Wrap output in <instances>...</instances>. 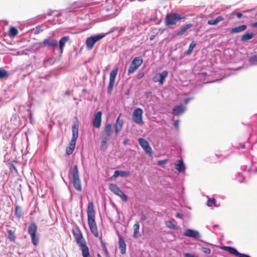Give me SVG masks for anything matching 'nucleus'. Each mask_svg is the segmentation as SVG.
<instances>
[{
    "label": "nucleus",
    "instance_id": "41",
    "mask_svg": "<svg viewBox=\"0 0 257 257\" xmlns=\"http://www.w3.org/2000/svg\"><path fill=\"white\" fill-rule=\"evenodd\" d=\"M215 202L216 200L214 198H209L207 200V204L209 207H211L213 205V204L215 203Z\"/></svg>",
    "mask_w": 257,
    "mask_h": 257
},
{
    "label": "nucleus",
    "instance_id": "1",
    "mask_svg": "<svg viewBox=\"0 0 257 257\" xmlns=\"http://www.w3.org/2000/svg\"><path fill=\"white\" fill-rule=\"evenodd\" d=\"M87 216L88 224L91 233L95 237L98 236V232L95 222V214L93 203L91 201L88 204L87 207Z\"/></svg>",
    "mask_w": 257,
    "mask_h": 257
},
{
    "label": "nucleus",
    "instance_id": "17",
    "mask_svg": "<svg viewBox=\"0 0 257 257\" xmlns=\"http://www.w3.org/2000/svg\"><path fill=\"white\" fill-rule=\"evenodd\" d=\"M118 245H119V249L120 250V252L122 254H124L126 251V243L124 239V238L121 235H119L118 236Z\"/></svg>",
    "mask_w": 257,
    "mask_h": 257
},
{
    "label": "nucleus",
    "instance_id": "9",
    "mask_svg": "<svg viewBox=\"0 0 257 257\" xmlns=\"http://www.w3.org/2000/svg\"><path fill=\"white\" fill-rule=\"evenodd\" d=\"M118 68H114L110 73L109 84L107 88V92L109 94H110L111 93L112 88L114 84V81L118 72Z\"/></svg>",
    "mask_w": 257,
    "mask_h": 257
},
{
    "label": "nucleus",
    "instance_id": "49",
    "mask_svg": "<svg viewBox=\"0 0 257 257\" xmlns=\"http://www.w3.org/2000/svg\"><path fill=\"white\" fill-rule=\"evenodd\" d=\"M251 26L253 28H256L257 27V22H255L254 23H252L251 24Z\"/></svg>",
    "mask_w": 257,
    "mask_h": 257
},
{
    "label": "nucleus",
    "instance_id": "28",
    "mask_svg": "<svg viewBox=\"0 0 257 257\" xmlns=\"http://www.w3.org/2000/svg\"><path fill=\"white\" fill-rule=\"evenodd\" d=\"M76 142L71 141L69 147H67L66 150V153L68 155H70L73 153L75 149Z\"/></svg>",
    "mask_w": 257,
    "mask_h": 257
},
{
    "label": "nucleus",
    "instance_id": "31",
    "mask_svg": "<svg viewBox=\"0 0 257 257\" xmlns=\"http://www.w3.org/2000/svg\"><path fill=\"white\" fill-rule=\"evenodd\" d=\"M224 20L223 18L220 16H218L214 20H210L208 21V24L210 25H215L219 22L223 21Z\"/></svg>",
    "mask_w": 257,
    "mask_h": 257
},
{
    "label": "nucleus",
    "instance_id": "5",
    "mask_svg": "<svg viewBox=\"0 0 257 257\" xmlns=\"http://www.w3.org/2000/svg\"><path fill=\"white\" fill-rule=\"evenodd\" d=\"M28 231L31 236L32 243L34 245H37L39 239L36 235L37 232V225L34 223L30 224L28 226Z\"/></svg>",
    "mask_w": 257,
    "mask_h": 257
},
{
    "label": "nucleus",
    "instance_id": "52",
    "mask_svg": "<svg viewBox=\"0 0 257 257\" xmlns=\"http://www.w3.org/2000/svg\"><path fill=\"white\" fill-rule=\"evenodd\" d=\"M65 94L66 95H68V96H69L70 95V92L69 91H67L65 92Z\"/></svg>",
    "mask_w": 257,
    "mask_h": 257
},
{
    "label": "nucleus",
    "instance_id": "35",
    "mask_svg": "<svg viewBox=\"0 0 257 257\" xmlns=\"http://www.w3.org/2000/svg\"><path fill=\"white\" fill-rule=\"evenodd\" d=\"M8 76V72L2 67H0V79H3Z\"/></svg>",
    "mask_w": 257,
    "mask_h": 257
},
{
    "label": "nucleus",
    "instance_id": "16",
    "mask_svg": "<svg viewBox=\"0 0 257 257\" xmlns=\"http://www.w3.org/2000/svg\"><path fill=\"white\" fill-rule=\"evenodd\" d=\"M101 115L102 113L101 111H98L94 116L93 120V125L95 128H99L101 125Z\"/></svg>",
    "mask_w": 257,
    "mask_h": 257
},
{
    "label": "nucleus",
    "instance_id": "56",
    "mask_svg": "<svg viewBox=\"0 0 257 257\" xmlns=\"http://www.w3.org/2000/svg\"><path fill=\"white\" fill-rule=\"evenodd\" d=\"M13 167H14V169L16 170V168L14 166H13Z\"/></svg>",
    "mask_w": 257,
    "mask_h": 257
},
{
    "label": "nucleus",
    "instance_id": "32",
    "mask_svg": "<svg viewBox=\"0 0 257 257\" xmlns=\"http://www.w3.org/2000/svg\"><path fill=\"white\" fill-rule=\"evenodd\" d=\"M196 42L195 41H192L191 42V43L190 44V45L188 48V50L185 52V54L186 56L190 55L192 53L194 48L196 47Z\"/></svg>",
    "mask_w": 257,
    "mask_h": 257
},
{
    "label": "nucleus",
    "instance_id": "27",
    "mask_svg": "<svg viewBox=\"0 0 257 257\" xmlns=\"http://www.w3.org/2000/svg\"><path fill=\"white\" fill-rule=\"evenodd\" d=\"M193 25L192 24H188L182 27L180 30L176 33L177 36H181L185 33L189 28L192 27Z\"/></svg>",
    "mask_w": 257,
    "mask_h": 257
},
{
    "label": "nucleus",
    "instance_id": "55",
    "mask_svg": "<svg viewBox=\"0 0 257 257\" xmlns=\"http://www.w3.org/2000/svg\"><path fill=\"white\" fill-rule=\"evenodd\" d=\"M97 257H101V256L99 254H97Z\"/></svg>",
    "mask_w": 257,
    "mask_h": 257
},
{
    "label": "nucleus",
    "instance_id": "21",
    "mask_svg": "<svg viewBox=\"0 0 257 257\" xmlns=\"http://www.w3.org/2000/svg\"><path fill=\"white\" fill-rule=\"evenodd\" d=\"M185 110V108L182 105H177L174 107L172 110V113L175 115H179L182 114Z\"/></svg>",
    "mask_w": 257,
    "mask_h": 257
},
{
    "label": "nucleus",
    "instance_id": "18",
    "mask_svg": "<svg viewBox=\"0 0 257 257\" xmlns=\"http://www.w3.org/2000/svg\"><path fill=\"white\" fill-rule=\"evenodd\" d=\"M184 235L195 238H198L200 237V234L198 231L191 229H186L185 232L184 233Z\"/></svg>",
    "mask_w": 257,
    "mask_h": 257
},
{
    "label": "nucleus",
    "instance_id": "3",
    "mask_svg": "<svg viewBox=\"0 0 257 257\" xmlns=\"http://www.w3.org/2000/svg\"><path fill=\"white\" fill-rule=\"evenodd\" d=\"M72 175V182L74 187L77 191L81 192L82 191L81 183L79 178L78 169L77 165H75L73 167Z\"/></svg>",
    "mask_w": 257,
    "mask_h": 257
},
{
    "label": "nucleus",
    "instance_id": "19",
    "mask_svg": "<svg viewBox=\"0 0 257 257\" xmlns=\"http://www.w3.org/2000/svg\"><path fill=\"white\" fill-rule=\"evenodd\" d=\"M73 233L74 237L76 239V242L79 244V245H80L82 244L86 243L84 240V239L82 236V233L80 231H78L77 232L73 231Z\"/></svg>",
    "mask_w": 257,
    "mask_h": 257
},
{
    "label": "nucleus",
    "instance_id": "12",
    "mask_svg": "<svg viewBox=\"0 0 257 257\" xmlns=\"http://www.w3.org/2000/svg\"><path fill=\"white\" fill-rule=\"evenodd\" d=\"M221 248L228 251L230 254H233L235 256H238L239 257H251L246 254L239 252L235 248L233 247L223 246L221 247Z\"/></svg>",
    "mask_w": 257,
    "mask_h": 257
},
{
    "label": "nucleus",
    "instance_id": "29",
    "mask_svg": "<svg viewBox=\"0 0 257 257\" xmlns=\"http://www.w3.org/2000/svg\"><path fill=\"white\" fill-rule=\"evenodd\" d=\"M254 36V34L253 33H247L243 34L240 39L242 42L247 41L252 39Z\"/></svg>",
    "mask_w": 257,
    "mask_h": 257
},
{
    "label": "nucleus",
    "instance_id": "48",
    "mask_svg": "<svg viewBox=\"0 0 257 257\" xmlns=\"http://www.w3.org/2000/svg\"><path fill=\"white\" fill-rule=\"evenodd\" d=\"M236 15L238 19L241 18L242 17V14H241V13H237L236 14Z\"/></svg>",
    "mask_w": 257,
    "mask_h": 257
},
{
    "label": "nucleus",
    "instance_id": "53",
    "mask_svg": "<svg viewBox=\"0 0 257 257\" xmlns=\"http://www.w3.org/2000/svg\"><path fill=\"white\" fill-rule=\"evenodd\" d=\"M216 157H217L218 158H219L221 156V155H217V154H216Z\"/></svg>",
    "mask_w": 257,
    "mask_h": 257
},
{
    "label": "nucleus",
    "instance_id": "47",
    "mask_svg": "<svg viewBox=\"0 0 257 257\" xmlns=\"http://www.w3.org/2000/svg\"><path fill=\"white\" fill-rule=\"evenodd\" d=\"M191 98H187L184 99V103L185 104H187L190 100H191Z\"/></svg>",
    "mask_w": 257,
    "mask_h": 257
},
{
    "label": "nucleus",
    "instance_id": "20",
    "mask_svg": "<svg viewBox=\"0 0 257 257\" xmlns=\"http://www.w3.org/2000/svg\"><path fill=\"white\" fill-rule=\"evenodd\" d=\"M78 127L79 125L77 122H75L72 125V138L71 141L76 142V140L78 137Z\"/></svg>",
    "mask_w": 257,
    "mask_h": 257
},
{
    "label": "nucleus",
    "instance_id": "23",
    "mask_svg": "<svg viewBox=\"0 0 257 257\" xmlns=\"http://www.w3.org/2000/svg\"><path fill=\"white\" fill-rule=\"evenodd\" d=\"M130 175V173L128 171H119L116 170L114 172L113 175L111 177V179L114 178H116L118 176L120 177H127Z\"/></svg>",
    "mask_w": 257,
    "mask_h": 257
},
{
    "label": "nucleus",
    "instance_id": "54",
    "mask_svg": "<svg viewBox=\"0 0 257 257\" xmlns=\"http://www.w3.org/2000/svg\"><path fill=\"white\" fill-rule=\"evenodd\" d=\"M241 148H242V149L245 148V145H242L241 146Z\"/></svg>",
    "mask_w": 257,
    "mask_h": 257
},
{
    "label": "nucleus",
    "instance_id": "13",
    "mask_svg": "<svg viewBox=\"0 0 257 257\" xmlns=\"http://www.w3.org/2000/svg\"><path fill=\"white\" fill-rule=\"evenodd\" d=\"M38 44L40 47L46 46L57 47L58 46L57 41L50 38L46 39L43 42L38 43Z\"/></svg>",
    "mask_w": 257,
    "mask_h": 257
},
{
    "label": "nucleus",
    "instance_id": "40",
    "mask_svg": "<svg viewBox=\"0 0 257 257\" xmlns=\"http://www.w3.org/2000/svg\"><path fill=\"white\" fill-rule=\"evenodd\" d=\"M165 224L170 229H176V226L171 221H166Z\"/></svg>",
    "mask_w": 257,
    "mask_h": 257
},
{
    "label": "nucleus",
    "instance_id": "33",
    "mask_svg": "<svg viewBox=\"0 0 257 257\" xmlns=\"http://www.w3.org/2000/svg\"><path fill=\"white\" fill-rule=\"evenodd\" d=\"M8 237L9 240L11 241H15L16 239V236L15 234L14 231H13L11 229H8Z\"/></svg>",
    "mask_w": 257,
    "mask_h": 257
},
{
    "label": "nucleus",
    "instance_id": "51",
    "mask_svg": "<svg viewBox=\"0 0 257 257\" xmlns=\"http://www.w3.org/2000/svg\"><path fill=\"white\" fill-rule=\"evenodd\" d=\"M176 216V217L180 218L182 217L181 214L179 213H177Z\"/></svg>",
    "mask_w": 257,
    "mask_h": 257
},
{
    "label": "nucleus",
    "instance_id": "39",
    "mask_svg": "<svg viewBox=\"0 0 257 257\" xmlns=\"http://www.w3.org/2000/svg\"><path fill=\"white\" fill-rule=\"evenodd\" d=\"M249 61L251 65H254L257 62V55H253L249 59Z\"/></svg>",
    "mask_w": 257,
    "mask_h": 257
},
{
    "label": "nucleus",
    "instance_id": "26",
    "mask_svg": "<svg viewBox=\"0 0 257 257\" xmlns=\"http://www.w3.org/2000/svg\"><path fill=\"white\" fill-rule=\"evenodd\" d=\"M69 39V36H64L61 38L59 41V49L60 53H62L63 51V48L65 45V43L68 41Z\"/></svg>",
    "mask_w": 257,
    "mask_h": 257
},
{
    "label": "nucleus",
    "instance_id": "4",
    "mask_svg": "<svg viewBox=\"0 0 257 257\" xmlns=\"http://www.w3.org/2000/svg\"><path fill=\"white\" fill-rule=\"evenodd\" d=\"M108 188L113 193L119 196L123 201H127V196L116 184H109L108 185Z\"/></svg>",
    "mask_w": 257,
    "mask_h": 257
},
{
    "label": "nucleus",
    "instance_id": "45",
    "mask_svg": "<svg viewBox=\"0 0 257 257\" xmlns=\"http://www.w3.org/2000/svg\"><path fill=\"white\" fill-rule=\"evenodd\" d=\"M141 216V220H145L147 219V216L144 213H142Z\"/></svg>",
    "mask_w": 257,
    "mask_h": 257
},
{
    "label": "nucleus",
    "instance_id": "46",
    "mask_svg": "<svg viewBox=\"0 0 257 257\" xmlns=\"http://www.w3.org/2000/svg\"><path fill=\"white\" fill-rule=\"evenodd\" d=\"M174 125L176 128H178L179 126V120H175L174 122Z\"/></svg>",
    "mask_w": 257,
    "mask_h": 257
},
{
    "label": "nucleus",
    "instance_id": "11",
    "mask_svg": "<svg viewBox=\"0 0 257 257\" xmlns=\"http://www.w3.org/2000/svg\"><path fill=\"white\" fill-rule=\"evenodd\" d=\"M168 75V72L166 70H164L161 73L156 74L153 78V80L155 82H159L160 85H162L166 77Z\"/></svg>",
    "mask_w": 257,
    "mask_h": 257
},
{
    "label": "nucleus",
    "instance_id": "7",
    "mask_svg": "<svg viewBox=\"0 0 257 257\" xmlns=\"http://www.w3.org/2000/svg\"><path fill=\"white\" fill-rule=\"evenodd\" d=\"M143 63V59L140 57H135L132 61L128 69V73L131 74L136 71V70L142 65Z\"/></svg>",
    "mask_w": 257,
    "mask_h": 257
},
{
    "label": "nucleus",
    "instance_id": "43",
    "mask_svg": "<svg viewBox=\"0 0 257 257\" xmlns=\"http://www.w3.org/2000/svg\"><path fill=\"white\" fill-rule=\"evenodd\" d=\"M144 76V73L143 72H139L137 75H136V78L138 79H141L142 78H143Z\"/></svg>",
    "mask_w": 257,
    "mask_h": 257
},
{
    "label": "nucleus",
    "instance_id": "15",
    "mask_svg": "<svg viewBox=\"0 0 257 257\" xmlns=\"http://www.w3.org/2000/svg\"><path fill=\"white\" fill-rule=\"evenodd\" d=\"M138 142L140 145L144 150L146 153L149 154L152 152V148L146 140L143 138H140L138 140Z\"/></svg>",
    "mask_w": 257,
    "mask_h": 257
},
{
    "label": "nucleus",
    "instance_id": "37",
    "mask_svg": "<svg viewBox=\"0 0 257 257\" xmlns=\"http://www.w3.org/2000/svg\"><path fill=\"white\" fill-rule=\"evenodd\" d=\"M200 250L206 254H209L211 252V249L209 248L204 246H202L200 248Z\"/></svg>",
    "mask_w": 257,
    "mask_h": 257
},
{
    "label": "nucleus",
    "instance_id": "24",
    "mask_svg": "<svg viewBox=\"0 0 257 257\" xmlns=\"http://www.w3.org/2000/svg\"><path fill=\"white\" fill-rule=\"evenodd\" d=\"M175 169L180 173L185 172V166L182 160H178L176 163H175Z\"/></svg>",
    "mask_w": 257,
    "mask_h": 257
},
{
    "label": "nucleus",
    "instance_id": "8",
    "mask_svg": "<svg viewBox=\"0 0 257 257\" xmlns=\"http://www.w3.org/2000/svg\"><path fill=\"white\" fill-rule=\"evenodd\" d=\"M143 111L141 108H136L132 114V118L133 121L137 124H142L144 123L143 120Z\"/></svg>",
    "mask_w": 257,
    "mask_h": 257
},
{
    "label": "nucleus",
    "instance_id": "38",
    "mask_svg": "<svg viewBox=\"0 0 257 257\" xmlns=\"http://www.w3.org/2000/svg\"><path fill=\"white\" fill-rule=\"evenodd\" d=\"M101 246L106 255V257H110L107 249L104 244V243L101 240Z\"/></svg>",
    "mask_w": 257,
    "mask_h": 257
},
{
    "label": "nucleus",
    "instance_id": "34",
    "mask_svg": "<svg viewBox=\"0 0 257 257\" xmlns=\"http://www.w3.org/2000/svg\"><path fill=\"white\" fill-rule=\"evenodd\" d=\"M109 141L103 140L101 139V145H100V149L102 151H105L107 148L108 142Z\"/></svg>",
    "mask_w": 257,
    "mask_h": 257
},
{
    "label": "nucleus",
    "instance_id": "22",
    "mask_svg": "<svg viewBox=\"0 0 257 257\" xmlns=\"http://www.w3.org/2000/svg\"><path fill=\"white\" fill-rule=\"evenodd\" d=\"M247 28L246 25H242L232 28L230 31V34L238 33L244 31Z\"/></svg>",
    "mask_w": 257,
    "mask_h": 257
},
{
    "label": "nucleus",
    "instance_id": "2",
    "mask_svg": "<svg viewBox=\"0 0 257 257\" xmlns=\"http://www.w3.org/2000/svg\"><path fill=\"white\" fill-rule=\"evenodd\" d=\"M184 19H185V16L179 14L170 13L166 14L164 23L167 26L175 25L178 21Z\"/></svg>",
    "mask_w": 257,
    "mask_h": 257
},
{
    "label": "nucleus",
    "instance_id": "6",
    "mask_svg": "<svg viewBox=\"0 0 257 257\" xmlns=\"http://www.w3.org/2000/svg\"><path fill=\"white\" fill-rule=\"evenodd\" d=\"M105 36V34H100L90 36L86 40V45L88 49L91 50L93 48L94 44Z\"/></svg>",
    "mask_w": 257,
    "mask_h": 257
},
{
    "label": "nucleus",
    "instance_id": "10",
    "mask_svg": "<svg viewBox=\"0 0 257 257\" xmlns=\"http://www.w3.org/2000/svg\"><path fill=\"white\" fill-rule=\"evenodd\" d=\"M112 133V125L110 123L106 124L102 133V139L109 141Z\"/></svg>",
    "mask_w": 257,
    "mask_h": 257
},
{
    "label": "nucleus",
    "instance_id": "50",
    "mask_svg": "<svg viewBox=\"0 0 257 257\" xmlns=\"http://www.w3.org/2000/svg\"><path fill=\"white\" fill-rule=\"evenodd\" d=\"M128 141V140L127 139H125L123 142V144L124 145H126L127 144V142Z\"/></svg>",
    "mask_w": 257,
    "mask_h": 257
},
{
    "label": "nucleus",
    "instance_id": "42",
    "mask_svg": "<svg viewBox=\"0 0 257 257\" xmlns=\"http://www.w3.org/2000/svg\"><path fill=\"white\" fill-rule=\"evenodd\" d=\"M41 31H42V30L41 29V26L38 25L36 27L35 30L34 34H39Z\"/></svg>",
    "mask_w": 257,
    "mask_h": 257
},
{
    "label": "nucleus",
    "instance_id": "25",
    "mask_svg": "<svg viewBox=\"0 0 257 257\" xmlns=\"http://www.w3.org/2000/svg\"><path fill=\"white\" fill-rule=\"evenodd\" d=\"M140 229V224L138 221L136 222L135 224L133 225V236L134 238H138L141 236L140 232H139Z\"/></svg>",
    "mask_w": 257,
    "mask_h": 257
},
{
    "label": "nucleus",
    "instance_id": "36",
    "mask_svg": "<svg viewBox=\"0 0 257 257\" xmlns=\"http://www.w3.org/2000/svg\"><path fill=\"white\" fill-rule=\"evenodd\" d=\"M18 33V31L16 28L12 27L9 30V35L12 37H15Z\"/></svg>",
    "mask_w": 257,
    "mask_h": 257
},
{
    "label": "nucleus",
    "instance_id": "14",
    "mask_svg": "<svg viewBox=\"0 0 257 257\" xmlns=\"http://www.w3.org/2000/svg\"><path fill=\"white\" fill-rule=\"evenodd\" d=\"M121 115V113H120L119 114V116L117 117V118L115 121V123L114 124L115 136H117L118 135V133L121 130L122 126H123V124L124 122V121L122 119H120Z\"/></svg>",
    "mask_w": 257,
    "mask_h": 257
},
{
    "label": "nucleus",
    "instance_id": "44",
    "mask_svg": "<svg viewBox=\"0 0 257 257\" xmlns=\"http://www.w3.org/2000/svg\"><path fill=\"white\" fill-rule=\"evenodd\" d=\"M167 162V160H159L158 161V165L159 166H163Z\"/></svg>",
    "mask_w": 257,
    "mask_h": 257
},
{
    "label": "nucleus",
    "instance_id": "30",
    "mask_svg": "<svg viewBox=\"0 0 257 257\" xmlns=\"http://www.w3.org/2000/svg\"><path fill=\"white\" fill-rule=\"evenodd\" d=\"M15 215L16 217L21 218L23 216V213L22 211L21 207L18 205L15 206Z\"/></svg>",
    "mask_w": 257,
    "mask_h": 257
}]
</instances>
